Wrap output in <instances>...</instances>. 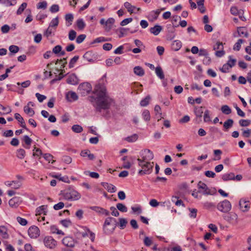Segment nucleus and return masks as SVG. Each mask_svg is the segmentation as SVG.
I'll use <instances>...</instances> for the list:
<instances>
[{
    "label": "nucleus",
    "instance_id": "obj_13",
    "mask_svg": "<svg viewBox=\"0 0 251 251\" xmlns=\"http://www.w3.org/2000/svg\"><path fill=\"white\" fill-rule=\"evenodd\" d=\"M21 200L19 198L14 197L9 201V205L12 208H17L19 205Z\"/></svg>",
    "mask_w": 251,
    "mask_h": 251
},
{
    "label": "nucleus",
    "instance_id": "obj_58",
    "mask_svg": "<svg viewBox=\"0 0 251 251\" xmlns=\"http://www.w3.org/2000/svg\"><path fill=\"white\" fill-rule=\"evenodd\" d=\"M131 209L135 214H140L142 212V209L141 206L132 207Z\"/></svg>",
    "mask_w": 251,
    "mask_h": 251
},
{
    "label": "nucleus",
    "instance_id": "obj_48",
    "mask_svg": "<svg viewBox=\"0 0 251 251\" xmlns=\"http://www.w3.org/2000/svg\"><path fill=\"white\" fill-rule=\"evenodd\" d=\"M138 136L137 134H134L130 136L126 137L125 140L128 142H133L136 141L138 139Z\"/></svg>",
    "mask_w": 251,
    "mask_h": 251
},
{
    "label": "nucleus",
    "instance_id": "obj_28",
    "mask_svg": "<svg viewBox=\"0 0 251 251\" xmlns=\"http://www.w3.org/2000/svg\"><path fill=\"white\" fill-rule=\"evenodd\" d=\"M195 114L197 118H201L203 113V107L202 106L195 108L194 110Z\"/></svg>",
    "mask_w": 251,
    "mask_h": 251
},
{
    "label": "nucleus",
    "instance_id": "obj_23",
    "mask_svg": "<svg viewBox=\"0 0 251 251\" xmlns=\"http://www.w3.org/2000/svg\"><path fill=\"white\" fill-rule=\"evenodd\" d=\"M162 30L161 26L159 25H155L154 26L150 28V32L154 35H157L159 34Z\"/></svg>",
    "mask_w": 251,
    "mask_h": 251
},
{
    "label": "nucleus",
    "instance_id": "obj_35",
    "mask_svg": "<svg viewBox=\"0 0 251 251\" xmlns=\"http://www.w3.org/2000/svg\"><path fill=\"white\" fill-rule=\"evenodd\" d=\"M203 121L205 123H209L211 122V119L210 116L209 111L206 110L204 113Z\"/></svg>",
    "mask_w": 251,
    "mask_h": 251
},
{
    "label": "nucleus",
    "instance_id": "obj_45",
    "mask_svg": "<svg viewBox=\"0 0 251 251\" xmlns=\"http://www.w3.org/2000/svg\"><path fill=\"white\" fill-rule=\"evenodd\" d=\"M181 47V43L179 41H175L172 44V48L175 50H178Z\"/></svg>",
    "mask_w": 251,
    "mask_h": 251
},
{
    "label": "nucleus",
    "instance_id": "obj_29",
    "mask_svg": "<svg viewBox=\"0 0 251 251\" xmlns=\"http://www.w3.org/2000/svg\"><path fill=\"white\" fill-rule=\"evenodd\" d=\"M47 207V206L46 205H42L37 208L36 211V215H41L42 214H44V215H46Z\"/></svg>",
    "mask_w": 251,
    "mask_h": 251
},
{
    "label": "nucleus",
    "instance_id": "obj_34",
    "mask_svg": "<svg viewBox=\"0 0 251 251\" xmlns=\"http://www.w3.org/2000/svg\"><path fill=\"white\" fill-rule=\"evenodd\" d=\"M76 23L78 28L80 30H82L86 25L85 23L82 19H78Z\"/></svg>",
    "mask_w": 251,
    "mask_h": 251
},
{
    "label": "nucleus",
    "instance_id": "obj_2",
    "mask_svg": "<svg viewBox=\"0 0 251 251\" xmlns=\"http://www.w3.org/2000/svg\"><path fill=\"white\" fill-rule=\"evenodd\" d=\"M63 198L67 201H76L81 199V194L75 189L69 188L61 192Z\"/></svg>",
    "mask_w": 251,
    "mask_h": 251
},
{
    "label": "nucleus",
    "instance_id": "obj_1",
    "mask_svg": "<svg viewBox=\"0 0 251 251\" xmlns=\"http://www.w3.org/2000/svg\"><path fill=\"white\" fill-rule=\"evenodd\" d=\"M94 94L96 97L91 99L94 100H91L93 102V105L99 111L101 109H107L113 102V100L107 94L106 89L105 86L102 85H97L96 86Z\"/></svg>",
    "mask_w": 251,
    "mask_h": 251
},
{
    "label": "nucleus",
    "instance_id": "obj_27",
    "mask_svg": "<svg viewBox=\"0 0 251 251\" xmlns=\"http://www.w3.org/2000/svg\"><path fill=\"white\" fill-rule=\"evenodd\" d=\"M134 73L137 75L142 76L144 75L145 72L143 69L140 66H136L134 68Z\"/></svg>",
    "mask_w": 251,
    "mask_h": 251
},
{
    "label": "nucleus",
    "instance_id": "obj_4",
    "mask_svg": "<svg viewBox=\"0 0 251 251\" xmlns=\"http://www.w3.org/2000/svg\"><path fill=\"white\" fill-rule=\"evenodd\" d=\"M115 221V219L112 217H108L105 219L103 227L104 233L110 234L113 232L115 229L116 225L113 223V222Z\"/></svg>",
    "mask_w": 251,
    "mask_h": 251
},
{
    "label": "nucleus",
    "instance_id": "obj_32",
    "mask_svg": "<svg viewBox=\"0 0 251 251\" xmlns=\"http://www.w3.org/2000/svg\"><path fill=\"white\" fill-rule=\"evenodd\" d=\"M119 226L121 229H124L127 224V221L126 219L121 218L119 219Z\"/></svg>",
    "mask_w": 251,
    "mask_h": 251
},
{
    "label": "nucleus",
    "instance_id": "obj_6",
    "mask_svg": "<svg viewBox=\"0 0 251 251\" xmlns=\"http://www.w3.org/2000/svg\"><path fill=\"white\" fill-rule=\"evenodd\" d=\"M153 152L149 149H145L140 151V157L137 159H140L143 161L150 162L153 158Z\"/></svg>",
    "mask_w": 251,
    "mask_h": 251
},
{
    "label": "nucleus",
    "instance_id": "obj_41",
    "mask_svg": "<svg viewBox=\"0 0 251 251\" xmlns=\"http://www.w3.org/2000/svg\"><path fill=\"white\" fill-rule=\"evenodd\" d=\"M222 178L225 181L232 180L234 178V175L233 173L226 174L223 176Z\"/></svg>",
    "mask_w": 251,
    "mask_h": 251
},
{
    "label": "nucleus",
    "instance_id": "obj_31",
    "mask_svg": "<svg viewBox=\"0 0 251 251\" xmlns=\"http://www.w3.org/2000/svg\"><path fill=\"white\" fill-rule=\"evenodd\" d=\"M204 0H197V2L198 8L202 13H203L205 11V9L204 7Z\"/></svg>",
    "mask_w": 251,
    "mask_h": 251
},
{
    "label": "nucleus",
    "instance_id": "obj_64",
    "mask_svg": "<svg viewBox=\"0 0 251 251\" xmlns=\"http://www.w3.org/2000/svg\"><path fill=\"white\" fill-rule=\"evenodd\" d=\"M33 151V156H39L41 155L42 154L41 150L40 149L36 148V147L34 148Z\"/></svg>",
    "mask_w": 251,
    "mask_h": 251
},
{
    "label": "nucleus",
    "instance_id": "obj_20",
    "mask_svg": "<svg viewBox=\"0 0 251 251\" xmlns=\"http://www.w3.org/2000/svg\"><path fill=\"white\" fill-rule=\"evenodd\" d=\"M160 12V10L157 9L156 10L152 11L150 13L148 16V19L151 21H153L155 20L157 17L158 15L159 14Z\"/></svg>",
    "mask_w": 251,
    "mask_h": 251
},
{
    "label": "nucleus",
    "instance_id": "obj_24",
    "mask_svg": "<svg viewBox=\"0 0 251 251\" xmlns=\"http://www.w3.org/2000/svg\"><path fill=\"white\" fill-rule=\"evenodd\" d=\"M155 74L160 79H163L165 78L163 71L160 66H157L155 69Z\"/></svg>",
    "mask_w": 251,
    "mask_h": 251
},
{
    "label": "nucleus",
    "instance_id": "obj_10",
    "mask_svg": "<svg viewBox=\"0 0 251 251\" xmlns=\"http://www.w3.org/2000/svg\"><path fill=\"white\" fill-rule=\"evenodd\" d=\"M28 234L31 238H37L40 235V230L36 226H33L29 228Z\"/></svg>",
    "mask_w": 251,
    "mask_h": 251
},
{
    "label": "nucleus",
    "instance_id": "obj_46",
    "mask_svg": "<svg viewBox=\"0 0 251 251\" xmlns=\"http://www.w3.org/2000/svg\"><path fill=\"white\" fill-rule=\"evenodd\" d=\"M230 12L233 15H240L243 13V10L241 9L238 10L235 6L232 7L230 9Z\"/></svg>",
    "mask_w": 251,
    "mask_h": 251
},
{
    "label": "nucleus",
    "instance_id": "obj_12",
    "mask_svg": "<svg viewBox=\"0 0 251 251\" xmlns=\"http://www.w3.org/2000/svg\"><path fill=\"white\" fill-rule=\"evenodd\" d=\"M62 243L67 247H73L75 246V242L72 237L67 236L63 238Z\"/></svg>",
    "mask_w": 251,
    "mask_h": 251
},
{
    "label": "nucleus",
    "instance_id": "obj_26",
    "mask_svg": "<svg viewBox=\"0 0 251 251\" xmlns=\"http://www.w3.org/2000/svg\"><path fill=\"white\" fill-rule=\"evenodd\" d=\"M15 118L20 123L22 127L25 128L26 125L23 118L19 113H15L14 115Z\"/></svg>",
    "mask_w": 251,
    "mask_h": 251
},
{
    "label": "nucleus",
    "instance_id": "obj_30",
    "mask_svg": "<svg viewBox=\"0 0 251 251\" xmlns=\"http://www.w3.org/2000/svg\"><path fill=\"white\" fill-rule=\"evenodd\" d=\"M24 111L26 114L28 115L29 116H33L35 114V112L33 110V109L31 108L28 106H25L24 107Z\"/></svg>",
    "mask_w": 251,
    "mask_h": 251
},
{
    "label": "nucleus",
    "instance_id": "obj_5",
    "mask_svg": "<svg viewBox=\"0 0 251 251\" xmlns=\"http://www.w3.org/2000/svg\"><path fill=\"white\" fill-rule=\"evenodd\" d=\"M92 89L91 85L89 83L84 82L79 85L77 90L81 96H85L90 93Z\"/></svg>",
    "mask_w": 251,
    "mask_h": 251
},
{
    "label": "nucleus",
    "instance_id": "obj_52",
    "mask_svg": "<svg viewBox=\"0 0 251 251\" xmlns=\"http://www.w3.org/2000/svg\"><path fill=\"white\" fill-rule=\"evenodd\" d=\"M43 157L49 163L51 162V163H53L55 162V161L53 160L52 155H51L50 154L45 153L44 154Z\"/></svg>",
    "mask_w": 251,
    "mask_h": 251
},
{
    "label": "nucleus",
    "instance_id": "obj_63",
    "mask_svg": "<svg viewBox=\"0 0 251 251\" xmlns=\"http://www.w3.org/2000/svg\"><path fill=\"white\" fill-rule=\"evenodd\" d=\"M35 96L40 102H42L44 100L46 99L47 97L45 95H41L38 93H36Z\"/></svg>",
    "mask_w": 251,
    "mask_h": 251
},
{
    "label": "nucleus",
    "instance_id": "obj_7",
    "mask_svg": "<svg viewBox=\"0 0 251 251\" xmlns=\"http://www.w3.org/2000/svg\"><path fill=\"white\" fill-rule=\"evenodd\" d=\"M231 204L227 200H224L219 202L217 205V209L222 212H227L230 210Z\"/></svg>",
    "mask_w": 251,
    "mask_h": 251
},
{
    "label": "nucleus",
    "instance_id": "obj_19",
    "mask_svg": "<svg viewBox=\"0 0 251 251\" xmlns=\"http://www.w3.org/2000/svg\"><path fill=\"white\" fill-rule=\"evenodd\" d=\"M125 7L127 9V11L130 13H136L135 11V10L137 11H140L141 10L140 8H136L135 6L132 5L129 2H126L124 3Z\"/></svg>",
    "mask_w": 251,
    "mask_h": 251
},
{
    "label": "nucleus",
    "instance_id": "obj_43",
    "mask_svg": "<svg viewBox=\"0 0 251 251\" xmlns=\"http://www.w3.org/2000/svg\"><path fill=\"white\" fill-rule=\"evenodd\" d=\"M50 230L52 233H56L57 234L64 235V232L58 229L55 226H50Z\"/></svg>",
    "mask_w": 251,
    "mask_h": 251
},
{
    "label": "nucleus",
    "instance_id": "obj_57",
    "mask_svg": "<svg viewBox=\"0 0 251 251\" xmlns=\"http://www.w3.org/2000/svg\"><path fill=\"white\" fill-rule=\"evenodd\" d=\"M76 35V32L74 30H71L69 33V39L71 41L74 40Z\"/></svg>",
    "mask_w": 251,
    "mask_h": 251
},
{
    "label": "nucleus",
    "instance_id": "obj_17",
    "mask_svg": "<svg viewBox=\"0 0 251 251\" xmlns=\"http://www.w3.org/2000/svg\"><path fill=\"white\" fill-rule=\"evenodd\" d=\"M0 235L3 239H8L9 237L7 227L4 226H0Z\"/></svg>",
    "mask_w": 251,
    "mask_h": 251
},
{
    "label": "nucleus",
    "instance_id": "obj_15",
    "mask_svg": "<svg viewBox=\"0 0 251 251\" xmlns=\"http://www.w3.org/2000/svg\"><path fill=\"white\" fill-rule=\"evenodd\" d=\"M115 23V20L112 18H110L107 20L105 25L104 26V29L106 31H109L112 28L113 25Z\"/></svg>",
    "mask_w": 251,
    "mask_h": 251
},
{
    "label": "nucleus",
    "instance_id": "obj_62",
    "mask_svg": "<svg viewBox=\"0 0 251 251\" xmlns=\"http://www.w3.org/2000/svg\"><path fill=\"white\" fill-rule=\"evenodd\" d=\"M9 50L11 52L16 53L19 51V48L17 46L11 45L9 47Z\"/></svg>",
    "mask_w": 251,
    "mask_h": 251
},
{
    "label": "nucleus",
    "instance_id": "obj_38",
    "mask_svg": "<svg viewBox=\"0 0 251 251\" xmlns=\"http://www.w3.org/2000/svg\"><path fill=\"white\" fill-rule=\"evenodd\" d=\"M233 121L232 119H228L224 123V127L226 129H228L232 126Z\"/></svg>",
    "mask_w": 251,
    "mask_h": 251
},
{
    "label": "nucleus",
    "instance_id": "obj_54",
    "mask_svg": "<svg viewBox=\"0 0 251 251\" xmlns=\"http://www.w3.org/2000/svg\"><path fill=\"white\" fill-rule=\"evenodd\" d=\"M60 223L65 227H68L72 225L71 221L69 219L62 220Z\"/></svg>",
    "mask_w": 251,
    "mask_h": 251
},
{
    "label": "nucleus",
    "instance_id": "obj_18",
    "mask_svg": "<svg viewBox=\"0 0 251 251\" xmlns=\"http://www.w3.org/2000/svg\"><path fill=\"white\" fill-rule=\"evenodd\" d=\"M5 185L15 189H19L21 186V183L18 181H7Z\"/></svg>",
    "mask_w": 251,
    "mask_h": 251
},
{
    "label": "nucleus",
    "instance_id": "obj_33",
    "mask_svg": "<svg viewBox=\"0 0 251 251\" xmlns=\"http://www.w3.org/2000/svg\"><path fill=\"white\" fill-rule=\"evenodd\" d=\"M227 218L228 221H231L234 220L237 222L238 219V215L235 213L231 212L228 214Z\"/></svg>",
    "mask_w": 251,
    "mask_h": 251
},
{
    "label": "nucleus",
    "instance_id": "obj_21",
    "mask_svg": "<svg viewBox=\"0 0 251 251\" xmlns=\"http://www.w3.org/2000/svg\"><path fill=\"white\" fill-rule=\"evenodd\" d=\"M66 98L69 101H75L78 99V96L75 92L70 91L67 93Z\"/></svg>",
    "mask_w": 251,
    "mask_h": 251
},
{
    "label": "nucleus",
    "instance_id": "obj_39",
    "mask_svg": "<svg viewBox=\"0 0 251 251\" xmlns=\"http://www.w3.org/2000/svg\"><path fill=\"white\" fill-rule=\"evenodd\" d=\"M222 112L226 115L229 114L231 112L230 107L227 105H224L221 107Z\"/></svg>",
    "mask_w": 251,
    "mask_h": 251
},
{
    "label": "nucleus",
    "instance_id": "obj_49",
    "mask_svg": "<svg viewBox=\"0 0 251 251\" xmlns=\"http://www.w3.org/2000/svg\"><path fill=\"white\" fill-rule=\"evenodd\" d=\"M151 99L150 96H147L144 99L142 100L140 102V105L142 106H146L149 103Z\"/></svg>",
    "mask_w": 251,
    "mask_h": 251
},
{
    "label": "nucleus",
    "instance_id": "obj_42",
    "mask_svg": "<svg viewBox=\"0 0 251 251\" xmlns=\"http://www.w3.org/2000/svg\"><path fill=\"white\" fill-rule=\"evenodd\" d=\"M104 186L110 193L115 192L116 190L115 186L111 184L106 183L105 185H104Z\"/></svg>",
    "mask_w": 251,
    "mask_h": 251
},
{
    "label": "nucleus",
    "instance_id": "obj_3",
    "mask_svg": "<svg viewBox=\"0 0 251 251\" xmlns=\"http://www.w3.org/2000/svg\"><path fill=\"white\" fill-rule=\"evenodd\" d=\"M137 161L138 162V166L142 168V169L139 170L138 172V174L139 175H149L152 172L154 166L153 162L143 161L140 159H137Z\"/></svg>",
    "mask_w": 251,
    "mask_h": 251
},
{
    "label": "nucleus",
    "instance_id": "obj_44",
    "mask_svg": "<svg viewBox=\"0 0 251 251\" xmlns=\"http://www.w3.org/2000/svg\"><path fill=\"white\" fill-rule=\"evenodd\" d=\"M72 129L73 131L75 133H80L83 130L82 127L78 125H75L73 126Z\"/></svg>",
    "mask_w": 251,
    "mask_h": 251
},
{
    "label": "nucleus",
    "instance_id": "obj_55",
    "mask_svg": "<svg viewBox=\"0 0 251 251\" xmlns=\"http://www.w3.org/2000/svg\"><path fill=\"white\" fill-rule=\"evenodd\" d=\"M224 47L222 43L218 42L213 47V50H223Z\"/></svg>",
    "mask_w": 251,
    "mask_h": 251
},
{
    "label": "nucleus",
    "instance_id": "obj_9",
    "mask_svg": "<svg viewBox=\"0 0 251 251\" xmlns=\"http://www.w3.org/2000/svg\"><path fill=\"white\" fill-rule=\"evenodd\" d=\"M45 246L49 249L54 248L57 244L56 241L51 236H47L44 239Z\"/></svg>",
    "mask_w": 251,
    "mask_h": 251
},
{
    "label": "nucleus",
    "instance_id": "obj_14",
    "mask_svg": "<svg viewBox=\"0 0 251 251\" xmlns=\"http://www.w3.org/2000/svg\"><path fill=\"white\" fill-rule=\"evenodd\" d=\"M91 209L98 213L104 215L105 216H109V212L108 210L103 209L101 207H99V206H93L91 207Z\"/></svg>",
    "mask_w": 251,
    "mask_h": 251
},
{
    "label": "nucleus",
    "instance_id": "obj_16",
    "mask_svg": "<svg viewBox=\"0 0 251 251\" xmlns=\"http://www.w3.org/2000/svg\"><path fill=\"white\" fill-rule=\"evenodd\" d=\"M67 82L71 85H76L78 83V79L75 74H72L67 78Z\"/></svg>",
    "mask_w": 251,
    "mask_h": 251
},
{
    "label": "nucleus",
    "instance_id": "obj_51",
    "mask_svg": "<svg viewBox=\"0 0 251 251\" xmlns=\"http://www.w3.org/2000/svg\"><path fill=\"white\" fill-rule=\"evenodd\" d=\"M243 40L239 39L238 41L235 44L233 47V50H239L241 48V44L243 43Z\"/></svg>",
    "mask_w": 251,
    "mask_h": 251
},
{
    "label": "nucleus",
    "instance_id": "obj_40",
    "mask_svg": "<svg viewBox=\"0 0 251 251\" xmlns=\"http://www.w3.org/2000/svg\"><path fill=\"white\" fill-rule=\"evenodd\" d=\"M117 208L122 212H126L127 211V208L124 204L118 203L116 205Z\"/></svg>",
    "mask_w": 251,
    "mask_h": 251
},
{
    "label": "nucleus",
    "instance_id": "obj_56",
    "mask_svg": "<svg viewBox=\"0 0 251 251\" xmlns=\"http://www.w3.org/2000/svg\"><path fill=\"white\" fill-rule=\"evenodd\" d=\"M127 30L124 28H120L117 30V32H119V37L121 38L126 34Z\"/></svg>",
    "mask_w": 251,
    "mask_h": 251
},
{
    "label": "nucleus",
    "instance_id": "obj_22",
    "mask_svg": "<svg viewBox=\"0 0 251 251\" xmlns=\"http://www.w3.org/2000/svg\"><path fill=\"white\" fill-rule=\"evenodd\" d=\"M80 155L83 157H87L90 160H93L95 158V156L93 154L91 153L89 150H84L81 152Z\"/></svg>",
    "mask_w": 251,
    "mask_h": 251
},
{
    "label": "nucleus",
    "instance_id": "obj_11",
    "mask_svg": "<svg viewBox=\"0 0 251 251\" xmlns=\"http://www.w3.org/2000/svg\"><path fill=\"white\" fill-rule=\"evenodd\" d=\"M198 186L199 189L200 190L199 192L202 193L204 195L211 194L210 190L208 189L207 185L205 183L200 181L199 182Z\"/></svg>",
    "mask_w": 251,
    "mask_h": 251
},
{
    "label": "nucleus",
    "instance_id": "obj_8",
    "mask_svg": "<svg viewBox=\"0 0 251 251\" xmlns=\"http://www.w3.org/2000/svg\"><path fill=\"white\" fill-rule=\"evenodd\" d=\"M251 208L250 202L245 199H241L239 201V208L242 212H247Z\"/></svg>",
    "mask_w": 251,
    "mask_h": 251
},
{
    "label": "nucleus",
    "instance_id": "obj_59",
    "mask_svg": "<svg viewBox=\"0 0 251 251\" xmlns=\"http://www.w3.org/2000/svg\"><path fill=\"white\" fill-rule=\"evenodd\" d=\"M73 15L72 14H67L65 15L66 21L70 23L69 25H68V26H70L72 25V22L73 21Z\"/></svg>",
    "mask_w": 251,
    "mask_h": 251
},
{
    "label": "nucleus",
    "instance_id": "obj_60",
    "mask_svg": "<svg viewBox=\"0 0 251 251\" xmlns=\"http://www.w3.org/2000/svg\"><path fill=\"white\" fill-rule=\"evenodd\" d=\"M143 117L145 120L149 121L150 120V114L148 110H145L142 114Z\"/></svg>",
    "mask_w": 251,
    "mask_h": 251
},
{
    "label": "nucleus",
    "instance_id": "obj_25",
    "mask_svg": "<svg viewBox=\"0 0 251 251\" xmlns=\"http://www.w3.org/2000/svg\"><path fill=\"white\" fill-rule=\"evenodd\" d=\"M11 109L10 106H4L0 104V114L1 115L7 114L11 112Z\"/></svg>",
    "mask_w": 251,
    "mask_h": 251
},
{
    "label": "nucleus",
    "instance_id": "obj_36",
    "mask_svg": "<svg viewBox=\"0 0 251 251\" xmlns=\"http://www.w3.org/2000/svg\"><path fill=\"white\" fill-rule=\"evenodd\" d=\"M237 32L239 36H247L248 33L245 28L243 27H239L237 28Z\"/></svg>",
    "mask_w": 251,
    "mask_h": 251
},
{
    "label": "nucleus",
    "instance_id": "obj_37",
    "mask_svg": "<svg viewBox=\"0 0 251 251\" xmlns=\"http://www.w3.org/2000/svg\"><path fill=\"white\" fill-rule=\"evenodd\" d=\"M25 155V151L24 149H20L17 151V157L19 159H23Z\"/></svg>",
    "mask_w": 251,
    "mask_h": 251
},
{
    "label": "nucleus",
    "instance_id": "obj_47",
    "mask_svg": "<svg viewBox=\"0 0 251 251\" xmlns=\"http://www.w3.org/2000/svg\"><path fill=\"white\" fill-rule=\"evenodd\" d=\"M59 23V19L57 17L54 19H53L50 22L49 26L52 28L54 27L56 28Z\"/></svg>",
    "mask_w": 251,
    "mask_h": 251
},
{
    "label": "nucleus",
    "instance_id": "obj_53",
    "mask_svg": "<svg viewBox=\"0 0 251 251\" xmlns=\"http://www.w3.org/2000/svg\"><path fill=\"white\" fill-rule=\"evenodd\" d=\"M78 58V56H75L73 58L71 59L69 62V67L70 68H73L74 67L75 64L77 61Z\"/></svg>",
    "mask_w": 251,
    "mask_h": 251
},
{
    "label": "nucleus",
    "instance_id": "obj_50",
    "mask_svg": "<svg viewBox=\"0 0 251 251\" xmlns=\"http://www.w3.org/2000/svg\"><path fill=\"white\" fill-rule=\"evenodd\" d=\"M27 6L26 2H23L17 11V15H21Z\"/></svg>",
    "mask_w": 251,
    "mask_h": 251
},
{
    "label": "nucleus",
    "instance_id": "obj_61",
    "mask_svg": "<svg viewBox=\"0 0 251 251\" xmlns=\"http://www.w3.org/2000/svg\"><path fill=\"white\" fill-rule=\"evenodd\" d=\"M17 222L22 226H25L27 224V221L23 218H21L20 217H18L17 218Z\"/></svg>",
    "mask_w": 251,
    "mask_h": 251
}]
</instances>
